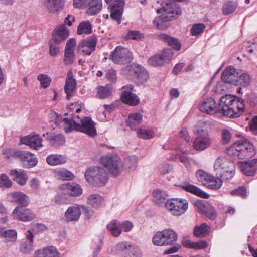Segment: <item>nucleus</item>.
Returning <instances> with one entry per match:
<instances>
[{"label":"nucleus","mask_w":257,"mask_h":257,"mask_svg":"<svg viewBox=\"0 0 257 257\" xmlns=\"http://www.w3.org/2000/svg\"><path fill=\"white\" fill-rule=\"evenodd\" d=\"M239 78L242 85L243 86L249 85L251 80L250 75L247 72H243L241 74L239 73Z\"/></svg>","instance_id":"nucleus-60"},{"label":"nucleus","mask_w":257,"mask_h":257,"mask_svg":"<svg viewBox=\"0 0 257 257\" xmlns=\"http://www.w3.org/2000/svg\"><path fill=\"white\" fill-rule=\"evenodd\" d=\"M137 164V157L135 156H132L125 159L123 166L126 169L134 170L136 168Z\"/></svg>","instance_id":"nucleus-49"},{"label":"nucleus","mask_w":257,"mask_h":257,"mask_svg":"<svg viewBox=\"0 0 257 257\" xmlns=\"http://www.w3.org/2000/svg\"><path fill=\"white\" fill-rule=\"evenodd\" d=\"M163 13L161 16L156 18L154 21V25L159 29H164L163 22L169 21L177 18L182 13V10L178 5L173 0L163 1L161 3V8L157 10V13Z\"/></svg>","instance_id":"nucleus-3"},{"label":"nucleus","mask_w":257,"mask_h":257,"mask_svg":"<svg viewBox=\"0 0 257 257\" xmlns=\"http://www.w3.org/2000/svg\"><path fill=\"white\" fill-rule=\"evenodd\" d=\"M6 199L8 202L21 204V206H27L29 204V198L24 193L20 191L14 192L7 195Z\"/></svg>","instance_id":"nucleus-18"},{"label":"nucleus","mask_w":257,"mask_h":257,"mask_svg":"<svg viewBox=\"0 0 257 257\" xmlns=\"http://www.w3.org/2000/svg\"><path fill=\"white\" fill-rule=\"evenodd\" d=\"M241 172L247 176H253L257 169V159L242 162L240 166Z\"/></svg>","instance_id":"nucleus-29"},{"label":"nucleus","mask_w":257,"mask_h":257,"mask_svg":"<svg viewBox=\"0 0 257 257\" xmlns=\"http://www.w3.org/2000/svg\"><path fill=\"white\" fill-rule=\"evenodd\" d=\"M51 121H54L56 126H62L66 133L76 131L85 133L91 136H94L96 134L94 122L89 117H84L80 119V122L77 120L68 118H63L61 115L55 112L49 114Z\"/></svg>","instance_id":"nucleus-1"},{"label":"nucleus","mask_w":257,"mask_h":257,"mask_svg":"<svg viewBox=\"0 0 257 257\" xmlns=\"http://www.w3.org/2000/svg\"><path fill=\"white\" fill-rule=\"evenodd\" d=\"M177 239V234L173 230L166 229L157 232L153 237L152 242L156 246L172 245Z\"/></svg>","instance_id":"nucleus-6"},{"label":"nucleus","mask_w":257,"mask_h":257,"mask_svg":"<svg viewBox=\"0 0 257 257\" xmlns=\"http://www.w3.org/2000/svg\"><path fill=\"white\" fill-rule=\"evenodd\" d=\"M122 71L124 75L132 78L138 84L146 82L149 78V74L146 70L137 63L126 66Z\"/></svg>","instance_id":"nucleus-5"},{"label":"nucleus","mask_w":257,"mask_h":257,"mask_svg":"<svg viewBox=\"0 0 257 257\" xmlns=\"http://www.w3.org/2000/svg\"><path fill=\"white\" fill-rule=\"evenodd\" d=\"M92 28L90 23L88 21H83L81 22L77 28V33L78 35H87L91 33Z\"/></svg>","instance_id":"nucleus-44"},{"label":"nucleus","mask_w":257,"mask_h":257,"mask_svg":"<svg viewBox=\"0 0 257 257\" xmlns=\"http://www.w3.org/2000/svg\"><path fill=\"white\" fill-rule=\"evenodd\" d=\"M34 257H60V255L55 247L50 246L36 250L34 253Z\"/></svg>","instance_id":"nucleus-32"},{"label":"nucleus","mask_w":257,"mask_h":257,"mask_svg":"<svg viewBox=\"0 0 257 257\" xmlns=\"http://www.w3.org/2000/svg\"><path fill=\"white\" fill-rule=\"evenodd\" d=\"M205 25L202 23L194 24L191 28V33L193 36L197 35L203 32Z\"/></svg>","instance_id":"nucleus-62"},{"label":"nucleus","mask_w":257,"mask_h":257,"mask_svg":"<svg viewBox=\"0 0 257 257\" xmlns=\"http://www.w3.org/2000/svg\"><path fill=\"white\" fill-rule=\"evenodd\" d=\"M209 226L206 223H203L195 227L193 234L197 237L203 238L209 233Z\"/></svg>","instance_id":"nucleus-41"},{"label":"nucleus","mask_w":257,"mask_h":257,"mask_svg":"<svg viewBox=\"0 0 257 257\" xmlns=\"http://www.w3.org/2000/svg\"><path fill=\"white\" fill-rule=\"evenodd\" d=\"M66 157L59 154H51L46 158V162L51 166L62 165L66 163Z\"/></svg>","instance_id":"nucleus-35"},{"label":"nucleus","mask_w":257,"mask_h":257,"mask_svg":"<svg viewBox=\"0 0 257 257\" xmlns=\"http://www.w3.org/2000/svg\"><path fill=\"white\" fill-rule=\"evenodd\" d=\"M33 244L28 242V241H23L19 245V250L23 254H30L33 251Z\"/></svg>","instance_id":"nucleus-52"},{"label":"nucleus","mask_w":257,"mask_h":257,"mask_svg":"<svg viewBox=\"0 0 257 257\" xmlns=\"http://www.w3.org/2000/svg\"><path fill=\"white\" fill-rule=\"evenodd\" d=\"M96 96L100 99H105L111 96L112 88L109 85L99 86L96 88Z\"/></svg>","instance_id":"nucleus-37"},{"label":"nucleus","mask_w":257,"mask_h":257,"mask_svg":"<svg viewBox=\"0 0 257 257\" xmlns=\"http://www.w3.org/2000/svg\"><path fill=\"white\" fill-rule=\"evenodd\" d=\"M65 0H44V6L51 13H56L64 8Z\"/></svg>","instance_id":"nucleus-27"},{"label":"nucleus","mask_w":257,"mask_h":257,"mask_svg":"<svg viewBox=\"0 0 257 257\" xmlns=\"http://www.w3.org/2000/svg\"><path fill=\"white\" fill-rule=\"evenodd\" d=\"M133 245L126 241L118 242L114 246H109L107 248V252L109 254L124 256L131 251Z\"/></svg>","instance_id":"nucleus-15"},{"label":"nucleus","mask_w":257,"mask_h":257,"mask_svg":"<svg viewBox=\"0 0 257 257\" xmlns=\"http://www.w3.org/2000/svg\"><path fill=\"white\" fill-rule=\"evenodd\" d=\"M193 131L198 135L193 142L194 149L198 151H203L209 147L211 141L208 136L207 130L203 126L196 125Z\"/></svg>","instance_id":"nucleus-7"},{"label":"nucleus","mask_w":257,"mask_h":257,"mask_svg":"<svg viewBox=\"0 0 257 257\" xmlns=\"http://www.w3.org/2000/svg\"><path fill=\"white\" fill-rule=\"evenodd\" d=\"M222 185V181L221 179L212 176V178L209 179L206 186L211 189L217 190L220 188Z\"/></svg>","instance_id":"nucleus-51"},{"label":"nucleus","mask_w":257,"mask_h":257,"mask_svg":"<svg viewBox=\"0 0 257 257\" xmlns=\"http://www.w3.org/2000/svg\"><path fill=\"white\" fill-rule=\"evenodd\" d=\"M49 137L51 141H53L54 143L58 144H61L64 142V137L62 134H50Z\"/></svg>","instance_id":"nucleus-63"},{"label":"nucleus","mask_w":257,"mask_h":257,"mask_svg":"<svg viewBox=\"0 0 257 257\" xmlns=\"http://www.w3.org/2000/svg\"><path fill=\"white\" fill-rule=\"evenodd\" d=\"M237 7V4L233 1H228L224 3L222 7V12L224 15H229L234 12Z\"/></svg>","instance_id":"nucleus-50"},{"label":"nucleus","mask_w":257,"mask_h":257,"mask_svg":"<svg viewBox=\"0 0 257 257\" xmlns=\"http://www.w3.org/2000/svg\"><path fill=\"white\" fill-rule=\"evenodd\" d=\"M159 37L161 40L167 43L168 45L171 46L174 49L178 51L181 49V43L177 39L164 33L160 34Z\"/></svg>","instance_id":"nucleus-34"},{"label":"nucleus","mask_w":257,"mask_h":257,"mask_svg":"<svg viewBox=\"0 0 257 257\" xmlns=\"http://www.w3.org/2000/svg\"><path fill=\"white\" fill-rule=\"evenodd\" d=\"M107 228L114 237L119 236L122 232L120 222L115 219L111 220L107 224Z\"/></svg>","instance_id":"nucleus-36"},{"label":"nucleus","mask_w":257,"mask_h":257,"mask_svg":"<svg viewBox=\"0 0 257 257\" xmlns=\"http://www.w3.org/2000/svg\"><path fill=\"white\" fill-rule=\"evenodd\" d=\"M55 176L63 180H72L74 178V174L70 171L62 168L55 171Z\"/></svg>","instance_id":"nucleus-43"},{"label":"nucleus","mask_w":257,"mask_h":257,"mask_svg":"<svg viewBox=\"0 0 257 257\" xmlns=\"http://www.w3.org/2000/svg\"><path fill=\"white\" fill-rule=\"evenodd\" d=\"M200 110L209 114L216 113L219 116L218 105L211 98L205 99L199 106Z\"/></svg>","instance_id":"nucleus-21"},{"label":"nucleus","mask_w":257,"mask_h":257,"mask_svg":"<svg viewBox=\"0 0 257 257\" xmlns=\"http://www.w3.org/2000/svg\"><path fill=\"white\" fill-rule=\"evenodd\" d=\"M100 162L114 177L118 176L121 172V160L116 154L104 156L101 158Z\"/></svg>","instance_id":"nucleus-8"},{"label":"nucleus","mask_w":257,"mask_h":257,"mask_svg":"<svg viewBox=\"0 0 257 257\" xmlns=\"http://www.w3.org/2000/svg\"><path fill=\"white\" fill-rule=\"evenodd\" d=\"M187 151V150L179 149V151H177V154L179 156L180 162L182 163L187 169H189L190 163L188 158L184 155H181L180 154V153H182V154H185Z\"/></svg>","instance_id":"nucleus-58"},{"label":"nucleus","mask_w":257,"mask_h":257,"mask_svg":"<svg viewBox=\"0 0 257 257\" xmlns=\"http://www.w3.org/2000/svg\"><path fill=\"white\" fill-rule=\"evenodd\" d=\"M21 150H16L11 148H7L4 150L3 152V154L4 157L8 159H10L12 158H16L18 159V156L17 155Z\"/></svg>","instance_id":"nucleus-56"},{"label":"nucleus","mask_w":257,"mask_h":257,"mask_svg":"<svg viewBox=\"0 0 257 257\" xmlns=\"http://www.w3.org/2000/svg\"><path fill=\"white\" fill-rule=\"evenodd\" d=\"M244 110L243 99L231 95H226L220 99L218 104L219 116L239 117Z\"/></svg>","instance_id":"nucleus-2"},{"label":"nucleus","mask_w":257,"mask_h":257,"mask_svg":"<svg viewBox=\"0 0 257 257\" xmlns=\"http://www.w3.org/2000/svg\"><path fill=\"white\" fill-rule=\"evenodd\" d=\"M42 139L39 135H28L21 140L22 144L29 146L31 148L38 149L43 146Z\"/></svg>","instance_id":"nucleus-20"},{"label":"nucleus","mask_w":257,"mask_h":257,"mask_svg":"<svg viewBox=\"0 0 257 257\" xmlns=\"http://www.w3.org/2000/svg\"><path fill=\"white\" fill-rule=\"evenodd\" d=\"M143 115L141 113L136 112L129 115L127 120V124L132 128H135L142 121Z\"/></svg>","instance_id":"nucleus-39"},{"label":"nucleus","mask_w":257,"mask_h":257,"mask_svg":"<svg viewBox=\"0 0 257 257\" xmlns=\"http://www.w3.org/2000/svg\"><path fill=\"white\" fill-rule=\"evenodd\" d=\"M239 159H244L249 158L254 156L256 152L253 145L247 140L241 142Z\"/></svg>","instance_id":"nucleus-23"},{"label":"nucleus","mask_w":257,"mask_h":257,"mask_svg":"<svg viewBox=\"0 0 257 257\" xmlns=\"http://www.w3.org/2000/svg\"><path fill=\"white\" fill-rule=\"evenodd\" d=\"M86 180L94 186H104L108 179V176L105 169L100 166H93L88 168L85 172Z\"/></svg>","instance_id":"nucleus-4"},{"label":"nucleus","mask_w":257,"mask_h":257,"mask_svg":"<svg viewBox=\"0 0 257 257\" xmlns=\"http://www.w3.org/2000/svg\"><path fill=\"white\" fill-rule=\"evenodd\" d=\"M66 192L62 190V192L58 193L54 198V202L58 205L67 203L69 200Z\"/></svg>","instance_id":"nucleus-54"},{"label":"nucleus","mask_w":257,"mask_h":257,"mask_svg":"<svg viewBox=\"0 0 257 257\" xmlns=\"http://www.w3.org/2000/svg\"><path fill=\"white\" fill-rule=\"evenodd\" d=\"M17 155L18 159L20 160L23 166L25 168L33 167L38 163L36 156L29 151H21Z\"/></svg>","instance_id":"nucleus-16"},{"label":"nucleus","mask_w":257,"mask_h":257,"mask_svg":"<svg viewBox=\"0 0 257 257\" xmlns=\"http://www.w3.org/2000/svg\"><path fill=\"white\" fill-rule=\"evenodd\" d=\"M60 43L61 42L55 40V39L51 38L49 40V54L51 56H55L59 53L60 51V47L59 45Z\"/></svg>","instance_id":"nucleus-46"},{"label":"nucleus","mask_w":257,"mask_h":257,"mask_svg":"<svg viewBox=\"0 0 257 257\" xmlns=\"http://www.w3.org/2000/svg\"><path fill=\"white\" fill-rule=\"evenodd\" d=\"M2 238H4L7 242H15L17 239V232L15 229L5 230L3 227Z\"/></svg>","instance_id":"nucleus-42"},{"label":"nucleus","mask_w":257,"mask_h":257,"mask_svg":"<svg viewBox=\"0 0 257 257\" xmlns=\"http://www.w3.org/2000/svg\"><path fill=\"white\" fill-rule=\"evenodd\" d=\"M81 206L74 205L68 208L65 212V219L67 222L77 221L81 215Z\"/></svg>","instance_id":"nucleus-24"},{"label":"nucleus","mask_w":257,"mask_h":257,"mask_svg":"<svg viewBox=\"0 0 257 257\" xmlns=\"http://www.w3.org/2000/svg\"><path fill=\"white\" fill-rule=\"evenodd\" d=\"M87 13L90 16L98 13L102 9V0H88Z\"/></svg>","instance_id":"nucleus-33"},{"label":"nucleus","mask_w":257,"mask_h":257,"mask_svg":"<svg viewBox=\"0 0 257 257\" xmlns=\"http://www.w3.org/2000/svg\"><path fill=\"white\" fill-rule=\"evenodd\" d=\"M115 63L124 64L132 59V53L127 48L119 46L109 57Z\"/></svg>","instance_id":"nucleus-10"},{"label":"nucleus","mask_w":257,"mask_h":257,"mask_svg":"<svg viewBox=\"0 0 257 257\" xmlns=\"http://www.w3.org/2000/svg\"><path fill=\"white\" fill-rule=\"evenodd\" d=\"M158 168L160 173L162 175H165L172 170V167L168 163L161 164L158 166Z\"/></svg>","instance_id":"nucleus-64"},{"label":"nucleus","mask_w":257,"mask_h":257,"mask_svg":"<svg viewBox=\"0 0 257 257\" xmlns=\"http://www.w3.org/2000/svg\"><path fill=\"white\" fill-rule=\"evenodd\" d=\"M196 177L198 181L206 186L208 184L209 179L212 178V175L202 170H198L196 173Z\"/></svg>","instance_id":"nucleus-47"},{"label":"nucleus","mask_w":257,"mask_h":257,"mask_svg":"<svg viewBox=\"0 0 257 257\" xmlns=\"http://www.w3.org/2000/svg\"><path fill=\"white\" fill-rule=\"evenodd\" d=\"M125 4L124 0H116L111 5L110 17L117 21L118 24L121 23V18Z\"/></svg>","instance_id":"nucleus-19"},{"label":"nucleus","mask_w":257,"mask_h":257,"mask_svg":"<svg viewBox=\"0 0 257 257\" xmlns=\"http://www.w3.org/2000/svg\"><path fill=\"white\" fill-rule=\"evenodd\" d=\"M12 182L5 174L0 175V187L9 188L12 186Z\"/></svg>","instance_id":"nucleus-57"},{"label":"nucleus","mask_w":257,"mask_h":257,"mask_svg":"<svg viewBox=\"0 0 257 257\" xmlns=\"http://www.w3.org/2000/svg\"><path fill=\"white\" fill-rule=\"evenodd\" d=\"M76 84L75 79L70 77L67 78L64 89L68 99H69L72 96V93L75 88Z\"/></svg>","instance_id":"nucleus-40"},{"label":"nucleus","mask_w":257,"mask_h":257,"mask_svg":"<svg viewBox=\"0 0 257 257\" xmlns=\"http://www.w3.org/2000/svg\"><path fill=\"white\" fill-rule=\"evenodd\" d=\"M203 212L207 218L211 220H214L217 217L216 210L212 206L206 208Z\"/></svg>","instance_id":"nucleus-59"},{"label":"nucleus","mask_w":257,"mask_h":257,"mask_svg":"<svg viewBox=\"0 0 257 257\" xmlns=\"http://www.w3.org/2000/svg\"><path fill=\"white\" fill-rule=\"evenodd\" d=\"M12 179L21 186L25 185L28 180V176L23 170L13 169L10 172Z\"/></svg>","instance_id":"nucleus-31"},{"label":"nucleus","mask_w":257,"mask_h":257,"mask_svg":"<svg viewBox=\"0 0 257 257\" xmlns=\"http://www.w3.org/2000/svg\"><path fill=\"white\" fill-rule=\"evenodd\" d=\"M233 162L229 161L227 158L223 156L218 157L214 164V170L217 174H222L223 171L226 170Z\"/></svg>","instance_id":"nucleus-26"},{"label":"nucleus","mask_w":257,"mask_h":257,"mask_svg":"<svg viewBox=\"0 0 257 257\" xmlns=\"http://www.w3.org/2000/svg\"><path fill=\"white\" fill-rule=\"evenodd\" d=\"M138 136L144 139H151L155 136V133L152 130L140 128L137 130Z\"/></svg>","instance_id":"nucleus-48"},{"label":"nucleus","mask_w":257,"mask_h":257,"mask_svg":"<svg viewBox=\"0 0 257 257\" xmlns=\"http://www.w3.org/2000/svg\"><path fill=\"white\" fill-rule=\"evenodd\" d=\"M69 35V30L65 24L57 26L52 34V38L55 39L60 42L64 41Z\"/></svg>","instance_id":"nucleus-25"},{"label":"nucleus","mask_w":257,"mask_h":257,"mask_svg":"<svg viewBox=\"0 0 257 257\" xmlns=\"http://www.w3.org/2000/svg\"><path fill=\"white\" fill-rule=\"evenodd\" d=\"M88 203L92 207L98 208L102 206L103 203V199L99 195L93 194L90 195L87 198Z\"/></svg>","instance_id":"nucleus-38"},{"label":"nucleus","mask_w":257,"mask_h":257,"mask_svg":"<svg viewBox=\"0 0 257 257\" xmlns=\"http://www.w3.org/2000/svg\"><path fill=\"white\" fill-rule=\"evenodd\" d=\"M134 86L127 84L122 87L123 92L121 95L122 101L131 106H136L140 103V99L136 94L132 93Z\"/></svg>","instance_id":"nucleus-13"},{"label":"nucleus","mask_w":257,"mask_h":257,"mask_svg":"<svg viewBox=\"0 0 257 257\" xmlns=\"http://www.w3.org/2000/svg\"><path fill=\"white\" fill-rule=\"evenodd\" d=\"M74 51L65 50L64 61L66 65H69L73 63L74 58Z\"/></svg>","instance_id":"nucleus-61"},{"label":"nucleus","mask_w":257,"mask_h":257,"mask_svg":"<svg viewBox=\"0 0 257 257\" xmlns=\"http://www.w3.org/2000/svg\"><path fill=\"white\" fill-rule=\"evenodd\" d=\"M37 79L40 81L41 85L43 88L48 87L51 82V79L46 74H39L37 76Z\"/></svg>","instance_id":"nucleus-55"},{"label":"nucleus","mask_w":257,"mask_h":257,"mask_svg":"<svg viewBox=\"0 0 257 257\" xmlns=\"http://www.w3.org/2000/svg\"><path fill=\"white\" fill-rule=\"evenodd\" d=\"M153 201L159 206H165V203L168 199V193L166 191L157 189L152 192Z\"/></svg>","instance_id":"nucleus-30"},{"label":"nucleus","mask_w":257,"mask_h":257,"mask_svg":"<svg viewBox=\"0 0 257 257\" xmlns=\"http://www.w3.org/2000/svg\"><path fill=\"white\" fill-rule=\"evenodd\" d=\"M221 78L225 83L238 85L239 72L233 66H229L222 73Z\"/></svg>","instance_id":"nucleus-17"},{"label":"nucleus","mask_w":257,"mask_h":257,"mask_svg":"<svg viewBox=\"0 0 257 257\" xmlns=\"http://www.w3.org/2000/svg\"><path fill=\"white\" fill-rule=\"evenodd\" d=\"M179 186L185 191L203 198L207 199L209 196V194L203 191L197 186L191 184L188 182H184L179 185Z\"/></svg>","instance_id":"nucleus-28"},{"label":"nucleus","mask_w":257,"mask_h":257,"mask_svg":"<svg viewBox=\"0 0 257 257\" xmlns=\"http://www.w3.org/2000/svg\"><path fill=\"white\" fill-rule=\"evenodd\" d=\"M165 207L173 215L179 216L187 211L188 202L186 199L173 198L167 200Z\"/></svg>","instance_id":"nucleus-9"},{"label":"nucleus","mask_w":257,"mask_h":257,"mask_svg":"<svg viewBox=\"0 0 257 257\" xmlns=\"http://www.w3.org/2000/svg\"><path fill=\"white\" fill-rule=\"evenodd\" d=\"M173 55V52L171 49H165L160 53L156 54L150 57L148 60V63L152 66H162L170 61Z\"/></svg>","instance_id":"nucleus-11"},{"label":"nucleus","mask_w":257,"mask_h":257,"mask_svg":"<svg viewBox=\"0 0 257 257\" xmlns=\"http://www.w3.org/2000/svg\"><path fill=\"white\" fill-rule=\"evenodd\" d=\"M241 142H236L226 149V153L229 156L239 159Z\"/></svg>","instance_id":"nucleus-45"},{"label":"nucleus","mask_w":257,"mask_h":257,"mask_svg":"<svg viewBox=\"0 0 257 257\" xmlns=\"http://www.w3.org/2000/svg\"><path fill=\"white\" fill-rule=\"evenodd\" d=\"M231 166L226 170L223 171L222 174H217L223 179L230 180L235 174V167L234 164H231Z\"/></svg>","instance_id":"nucleus-53"},{"label":"nucleus","mask_w":257,"mask_h":257,"mask_svg":"<svg viewBox=\"0 0 257 257\" xmlns=\"http://www.w3.org/2000/svg\"><path fill=\"white\" fill-rule=\"evenodd\" d=\"M96 43V37L92 36L79 44L78 51L83 55L89 56L95 50Z\"/></svg>","instance_id":"nucleus-14"},{"label":"nucleus","mask_w":257,"mask_h":257,"mask_svg":"<svg viewBox=\"0 0 257 257\" xmlns=\"http://www.w3.org/2000/svg\"><path fill=\"white\" fill-rule=\"evenodd\" d=\"M61 190L66 192L68 195L72 197L79 196L83 193L82 187L75 183H67L62 184Z\"/></svg>","instance_id":"nucleus-22"},{"label":"nucleus","mask_w":257,"mask_h":257,"mask_svg":"<svg viewBox=\"0 0 257 257\" xmlns=\"http://www.w3.org/2000/svg\"><path fill=\"white\" fill-rule=\"evenodd\" d=\"M24 206H17L13 210L12 216L15 220L23 222H28L36 218L35 214L31 209Z\"/></svg>","instance_id":"nucleus-12"}]
</instances>
